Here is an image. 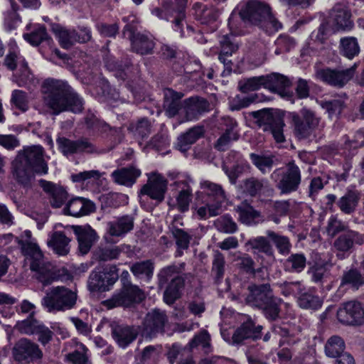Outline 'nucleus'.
<instances>
[{"label": "nucleus", "instance_id": "cd10ccee", "mask_svg": "<svg viewBox=\"0 0 364 364\" xmlns=\"http://www.w3.org/2000/svg\"><path fill=\"white\" fill-rule=\"evenodd\" d=\"M95 210V204L90 200L82 197H76L68 201L63 208L65 215L80 217L88 215Z\"/></svg>", "mask_w": 364, "mask_h": 364}, {"label": "nucleus", "instance_id": "bf43d9fd", "mask_svg": "<svg viewBox=\"0 0 364 364\" xmlns=\"http://www.w3.org/2000/svg\"><path fill=\"white\" fill-rule=\"evenodd\" d=\"M214 226L218 231L225 234H233L238 230L237 223L228 214L218 218L214 221Z\"/></svg>", "mask_w": 364, "mask_h": 364}, {"label": "nucleus", "instance_id": "bb28decb", "mask_svg": "<svg viewBox=\"0 0 364 364\" xmlns=\"http://www.w3.org/2000/svg\"><path fill=\"white\" fill-rule=\"evenodd\" d=\"M200 186L203 190L201 193L207 196L206 200L222 209L223 204L228 200L222 186L210 181H201Z\"/></svg>", "mask_w": 364, "mask_h": 364}, {"label": "nucleus", "instance_id": "b1692460", "mask_svg": "<svg viewBox=\"0 0 364 364\" xmlns=\"http://www.w3.org/2000/svg\"><path fill=\"white\" fill-rule=\"evenodd\" d=\"M70 230L75 234L79 250L82 255L87 254L90 250L98 238L96 232L90 225H73L67 229L68 231Z\"/></svg>", "mask_w": 364, "mask_h": 364}, {"label": "nucleus", "instance_id": "f257e3e1", "mask_svg": "<svg viewBox=\"0 0 364 364\" xmlns=\"http://www.w3.org/2000/svg\"><path fill=\"white\" fill-rule=\"evenodd\" d=\"M43 102L53 114L70 111L80 112L83 108V100L65 81L47 79L43 86Z\"/></svg>", "mask_w": 364, "mask_h": 364}, {"label": "nucleus", "instance_id": "0e129e2a", "mask_svg": "<svg viewBox=\"0 0 364 364\" xmlns=\"http://www.w3.org/2000/svg\"><path fill=\"white\" fill-rule=\"evenodd\" d=\"M252 249L257 250L259 252L265 254L267 256H273L274 250L270 244V242L267 237L263 236H258L250 239L247 242Z\"/></svg>", "mask_w": 364, "mask_h": 364}, {"label": "nucleus", "instance_id": "774afa93", "mask_svg": "<svg viewBox=\"0 0 364 364\" xmlns=\"http://www.w3.org/2000/svg\"><path fill=\"white\" fill-rule=\"evenodd\" d=\"M24 39L33 46H38L41 42L50 40L46 28L38 26L30 33L23 35Z\"/></svg>", "mask_w": 364, "mask_h": 364}, {"label": "nucleus", "instance_id": "c85d7f7f", "mask_svg": "<svg viewBox=\"0 0 364 364\" xmlns=\"http://www.w3.org/2000/svg\"><path fill=\"white\" fill-rule=\"evenodd\" d=\"M43 191L48 195L50 203L53 208H60L68 199V193L62 186L52 182L41 180Z\"/></svg>", "mask_w": 364, "mask_h": 364}, {"label": "nucleus", "instance_id": "864d4df0", "mask_svg": "<svg viewBox=\"0 0 364 364\" xmlns=\"http://www.w3.org/2000/svg\"><path fill=\"white\" fill-rule=\"evenodd\" d=\"M262 87H267V76L260 75L249 78H244L239 81L238 88L243 93H247L260 89Z\"/></svg>", "mask_w": 364, "mask_h": 364}, {"label": "nucleus", "instance_id": "c9c22d12", "mask_svg": "<svg viewBox=\"0 0 364 364\" xmlns=\"http://www.w3.org/2000/svg\"><path fill=\"white\" fill-rule=\"evenodd\" d=\"M70 242L66 232L55 231L50 235L47 243L56 254L64 256L70 251Z\"/></svg>", "mask_w": 364, "mask_h": 364}, {"label": "nucleus", "instance_id": "ddd939ff", "mask_svg": "<svg viewBox=\"0 0 364 364\" xmlns=\"http://www.w3.org/2000/svg\"><path fill=\"white\" fill-rule=\"evenodd\" d=\"M355 65L346 69L323 68L316 70V77L323 82L341 88L344 87L354 76Z\"/></svg>", "mask_w": 364, "mask_h": 364}, {"label": "nucleus", "instance_id": "39448f33", "mask_svg": "<svg viewBox=\"0 0 364 364\" xmlns=\"http://www.w3.org/2000/svg\"><path fill=\"white\" fill-rule=\"evenodd\" d=\"M77 294L64 287H53L46 291L41 299L42 306L49 313L65 311L75 307Z\"/></svg>", "mask_w": 364, "mask_h": 364}, {"label": "nucleus", "instance_id": "72a5a7b5", "mask_svg": "<svg viewBox=\"0 0 364 364\" xmlns=\"http://www.w3.org/2000/svg\"><path fill=\"white\" fill-rule=\"evenodd\" d=\"M167 320L164 312L154 310L146 315L144 321V329L150 336L162 333Z\"/></svg>", "mask_w": 364, "mask_h": 364}, {"label": "nucleus", "instance_id": "49530a36", "mask_svg": "<svg viewBox=\"0 0 364 364\" xmlns=\"http://www.w3.org/2000/svg\"><path fill=\"white\" fill-rule=\"evenodd\" d=\"M236 210L239 214L240 220L247 225H255L260 221V213L247 204L237 206Z\"/></svg>", "mask_w": 364, "mask_h": 364}, {"label": "nucleus", "instance_id": "a211bd4d", "mask_svg": "<svg viewBox=\"0 0 364 364\" xmlns=\"http://www.w3.org/2000/svg\"><path fill=\"white\" fill-rule=\"evenodd\" d=\"M262 329V326H256L255 321L247 316V320L235 331L232 336V344H247L250 341L259 339Z\"/></svg>", "mask_w": 364, "mask_h": 364}, {"label": "nucleus", "instance_id": "5fc2aeb1", "mask_svg": "<svg viewBox=\"0 0 364 364\" xmlns=\"http://www.w3.org/2000/svg\"><path fill=\"white\" fill-rule=\"evenodd\" d=\"M128 130L136 138L144 139L151 134V124L146 118H141L136 122H132Z\"/></svg>", "mask_w": 364, "mask_h": 364}, {"label": "nucleus", "instance_id": "603ef678", "mask_svg": "<svg viewBox=\"0 0 364 364\" xmlns=\"http://www.w3.org/2000/svg\"><path fill=\"white\" fill-rule=\"evenodd\" d=\"M266 235L273 242L280 255L286 256L290 253L292 245L288 237L269 230L266 231Z\"/></svg>", "mask_w": 364, "mask_h": 364}, {"label": "nucleus", "instance_id": "6e6d98bb", "mask_svg": "<svg viewBox=\"0 0 364 364\" xmlns=\"http://www.w3.org/2000/svg\"><path fill=\"white\" fill-rule=\"evenodd\" d=\"M306 257L303 253L291 254L284 263V269L289 272H301L306 267Z\"/></svg>", "mask_w": 364, "mask_h": 364}, {"label": "nucleus", "instance_id": "3c124183", "mask_svg": "<svg viewBox=\"0 0 364 364\" xmlns=\"http://www.w3.org/2000/svg\"><path fill=\"white\" fill-rule=\"evenodd\" d=\"M299 306L305 309L317 310L322 306L323 301L320 297L311 290L303 291L297 298Z\"/></svg>", "mask_w": 364, "mask_h": 364}, {"label": "nucleus", "instance_id": "052dcab7", "mask_svg": "<svg viewBox=\"0 0 364 364\" xmlns=\"http://www.w3.org/2000/svg\"><path fill=\"white\" fill-rule=\"evenodd\" d=\"M345 349L343 340L337 336H331L325 345V353L328 357L336 358L342 354Z\"/></svg>", "mask_w": 364, "mask_h": 364}, {"label": "nucleus", "instance_id": "680f3d73", "mask_svg": "<svg viewBox=\"0 0 364 364\" xmlns=\"http://www.w3.org/2000/svg\"><path fill=\"white\" fill-rule=\"evenodd\" d=\"M225 263L224 255L218 250L214 251L211 271L217 282H220L224 277Z\"/></svg>", "mask_w": 364, "mask_h": 364}, {"label": "nucleus", "instance_id": "13d9d810", "mask_svg": "<svg viewBox=\"0 0 364 364\" xmlns=\"http://www.w3.org/2000/svg\"><path fill=\"white\" fill-rule=\"evenodd\" d=\"M252 164L260 171L262 174L269 173L272 168L274 156L272 155H259L255 153L250 154Z\"/></svg>", "mask_w": 364, "mask_h": 364}, {"label": "nucleus", "instance_id": "f03ea898", "mask_svg": "<svg viewBox=\"0 0 364 364\" xmlns=\"http://www.w3.org/2000/svg\"><path fill=\"white\" fill-rule=\"evenodd\" d=\"M245 302L250 306L260 310L269 321L279 318L282 300L275 296L269 284H252L247 288Z\"/></svg>", "mask_w": 364, "mask_h": 364}, {"label": "nucleus", "instance_id": "338daca9", "mask_svg": "<svg viewBox=\"0 0 364 364\" xmlns=\"http://www.w3.org/2000/svg\"><path fill=\"white\" fill-rule=\"evenodd\" d=\"M347 284L355 289H358L360 286L364 284V277L357 269H350L344 272L341 280V285Z\"/></svg>", "mask_w": 364, "mask_h": 364}, {"label": "nucleus", "instance_id": "473e14b6", "mask_svg": "<svg viewBox=\"0 0 364 364\" xmlns=\"http://www.w3.org/2000/svg\"><path fill=\"white\" fill-rule=\"evenodd\" d=\"M183 95L172 89H166L164 91V107L166 114L169 117H174L181 110L183 114V102L181 98Z\"/></svg>", "mask_w": 364, "mask_h": 364}, {"label": "nucleus", "instance_id": "a878e982", "mask_svg": "<svg viewBox=\"0 0 364 364\" xmlns=\"http://www.w3.org/2000/svg\"><path fill=\"white\" fill-rule=\"evenodd\" d=\"M208 109V102L202 97H191L183 101V114L186 121L198 119Z\"/></svg>", "mask_w": 364, "mask_h": 364}, {"label": "nucleus", "instance_id": "20e7f679", "mask_svg": "<svg viewBox=\"0 0 364 364\" xmlns=\"http://www.w3.org/2000/svg\"><path fill=\"white\" fill-rule=\"evenodd\" d=\"M240 18L258 26L268 34H272L282 28V23L272 13L270 6L266 3L251 1L239 13Z\"/></svg>", "mask_w": 364, "mask_h": 364}, {"label": "nucleus", "instance_id": "4d7b16f0", "mask_svg": "<svg viewBox=\"0 0 364 364\" xmlns=\"http://www.w3.org/2000/svg\"><path fill=\"white\" fill-rule=\"evenodd\" d=\"M193 8L196 11V15L201 23H210L216 21L218 17V11L213 7H208L200 3H196Z\"/></svg>", "mask_w": 364, "mask_h": 364}, {"label": "nucleus", "instance_id": "e2e57ef3", "mask_svg": "<svg viewBox=\"0 0 364 364\" xmlns=\"http://www.w3.org/2000/svg\"><path fill=\"white\" fill-rule=\"evenodd\" d=\"M279 289L280 293L284 296H298L301 294V291L305 290V287L301 282H284L277 284Z\"/></svg>", "mask_w": 364, "mask_h": 364}, {"label": "nucleus", "instance_id": "4c0bfd02", "mask_svg": "<svg viewBox=\"0 0 364 364\" xmlns=\"http://www.w3.org/2000/svg\"><path fill=\"white\" fill-rule=\"evenodd\" d=\"M185 286L184 277H177L166 285L164 292V301L168 305L173 304L182 295Z\"/></svg>", "mask_w": 364, "mask_h": 364}, {"label": "nucleus", "instance_id": "6ab92c4d", "mask_svg": "<svg viewBox=\"0 0 364 364\" xmlns=\"http://www.w3.org/2000/svg\"><path fill=\"white\" fill-rule=\"evenodd\" d=\"M56 144L59 151L65 156L82 152L93 153L96 151L95 146L85 138L74 141L65 136H58Z\"/></svg>", "mask_w": 364, "mask_h": 364}, {"label": "nucleus", "instance_id": "58836bf2", "mask_svg": "<svg viewBox=\"0 0 364 364\" xmlns=\"http://www.w3.org/2000/svg\"><path fill=\"white\" fill-rule=\"evenodd\" d=\"M154 264L151 259L136 262L130 265L133 275L141 280L149 282L154 274Z\"/></svg>", "mask_w": 364, "mask_h": 364}, {"label": "nucleus", "instance_id": "4468645a", "mask_svg": "<svg viewBox=\"0 0 364 364\" xmlns=\"http://www.w3.org/2000/svg\"><path fill=\"white\" fill-rule=\"evenodd\" d=\"M259 126H263L264 131L269 130L277 143H282L285 141L284 127L285 124L283 119L278 114H275L269 110H263L255 114Z\"/></svg>", "mask_w": 364, "mask_h": 364}, {"label": "nucleus", "instance_id": "de8ad7c7", "mask_svg": "<svg viewBox=\"0 0 364 364\" xmlns=\"http://www.w3.org/2000/svg\"><path fill=\"white\" fill-rule=\"evenodd\" d=\"M52 31L58 37L60 46L64 48H69L77 42V33L75 30L70 31L58 24H54L52 26Z\"/></svg>", "mask_w": 364, "mask_h": 364}, {"label": "nucleus", "instance_id": "423d86ee", "mask_svg": "<svg viewBox=\"0 0 364 364\" xmlns=\"http://www.w3.org/2000/svg\"><path fill=\"white\" fill-rule=\"evenodd\" d=\"M275 187L282 195L290 194L296 191L301 182L300 168L294 161L287 164L286 168L275 169L270 176Z\"/></svg>", "mask_w": 364, "mask_h": 364}, {"label": "nucleus", "instance_id": "9d476101", "mask_svg": "<svg viewBox=\"0 0 364 364\" xmlns=\"http://www.w3.org/2000/svg\"><path fill=\"white\" fill-rule=\"evenodd\" d=\"M185 9L186 1L176 0V4L171 2H166L163 4L162 9L155 8L152 10L151 13L160 19L170 21L171 18H173L172 21L173 29L179 32L181 36H183V21L186 18Z\"/></svg>", "mask_w": 364, "mask_h": 364}, {"label": "nucleus", "instance_id": "7c9ffc66", "mask_svg": "<svg viewBox=\"0 0 364 364\" xmlns=\"http://www.w3.org/2000/svg\"><path fill=\"white\" fill-rule=\"evenodd\" d=\"M111 328L114 340L122 348L129 346L138 335L137 331L129 326L112 323Z\"/></svg>", "mask_w": 364, "mask_h": 364}, {"label": "nucleus", "instance_id": "ea45409f", "mask_svg": "<svg viewBox=\"0 0 364 364\" xmlns=\"http://www.w3.org/2000/svg\"><path fill=\"white\" fill-rule=\"evenodd\" d=\"M173 237L176 242V257H181L183 251L189 247L190 242L193 238V233L178 228H173L171 230Z\"/></svg>", "mask_w": 364, "mask_h": 364}, {"label": "nucleus", "instance_id": "8fccbe9b", "mask_svg": "<svg viewBox=\"0 0 364 364\" xmlns=\"http://www.w3.org/2000/svg\"><path fill=\"white\" fill-rule=\"evenodd\" d=\"M123 250V245L100 246L95 250L94 255L97 259L107 262L118 259Z\"/></svg>", "mask_w": 364, "mask_h": 364}, {"label": "nucleus", "instance_id": "e433bc0d", "mask_svg": "<svg viewBox=\"0 0 364 364\" xmlns=\"http://www.w3.org/2000/svg\"><path fill=\"white\" fill-rule=\"evenodd\" d=\"M360 199V193L358 190L354 188H348L338 200L337 205L345 214H351L355 210Z\"/></svg>", "mask_w": 364, "mask_h": 364}, {"label": "nucleus", "instance_id": "412c9836", "mask_svg": "<svg viewBox=\"0 0 364 364\" xmlns=\"http://www.w3.org/2000/svg\"><path fill=\"white\" fill-rule=\"evenodd\" d=\"M167 190V181L161 175L152 173L149 176V179L141 190V193L149 196L151 199L157 202H161L164 199Z\"/></svg>", "mask_w": 364, "mask_h": 364}, {"label": "nucleus", "instance_id": "aec40b11", "mask_svg": "<svg viewBox=\"0 0 364 364\" xmlns=\"http://www.w3.org/2000/svg\"><path fill=\"white\" fill-rule=\"evenodd\" d=\"M18 158L39 174L48 172V166L43 159V149L41 146H32L25 149L23 153H19Z\"/></svg>", "mask_w": 364, "mask_h": 364}, {"label": "nucleus", "instance_id": "c756f323", "mask_svg": "<svg viewBox=\"0 0 364 364\" xmlns=\"http://www.w3.org/2000/svg\"><path fill=\"white\" fill-rule=\"evenodd\" d=\"M141 173V171L136 167L129 166L114 171L111 173V178L118 185L132 187Z\"/></svg>", "mask_w": 364, "mask_h": 364}, {"label": "nucleus", "instance_id": "2f4dec72", "mask_svg": "<svg viewBox=\"0 0 364 364\" xmlns=\"http://www.w3.org/2000/svg\"><path fill=\"white\" fill-rule=\"evenodd\" d=\"M134 218L125 215L107 223V232L114 237H124L134 228Z\"/></svg>", "mask_w": 364, "mask_h": 364}, {"label": "nucleus", "instance_id": "f3484780", "mask_svg": "<svg viewBox=\"0 0 364 364\" xmlns=\"http://www.w3.org/2000/svg\"><path fill=\"white\" fill-rule=\"evenodd\" d=\"M337 318L346 325H362L364 323V306L356 301L343 303L337 311Z\"/></svg>", "mask_w": 364, "mask_h": 364}, {"label": "nucleus", "instance_id": "f8f14e48", "mask_svg": "<svg viewBox=\"0 0 364 364\" xmlns=\"http://www.w3.org/2000/svg\"><path fill=\"white\" fill-rule=\"evenodd\" d=\"M119 278L118 269L115 265H109L102 271H92L89 276L87 287L90 291H106L114 285Z\"/></svg>", "mask_w": 364, "mask_h": 364}, {"label": "nucleus", "instance_id": "2eb2a0df", "mask_svg": "<svg viewBox=\"0 0 364 364\" xmlns=\"http://www.w3.org/2000/svg\"><path fill=\"white\" fill-rule=\"evenodd\" d=\"M145 298L144 292L136 285L129 284L113 294L109 303L111 307H129L140 303Z\"/></svg>", "mask_w": 364, "mask_h": 364}, {"label": "nucleus", "instance_id": "c03bdc74", "mask_svg": "<svg viewBox=\"0 0 364 364\" xmlns=\"http://www.w3.org/2000/svg\"><path fill=\"white\" fill-rule=\"evenodd\" d=\"M340 53L348 59H353L360 53L358 39L353 36L341 38L339 43Z\"/></svg>", "mask_w": 364, "mask_h": 364}, {"label": "nucleus", "instance_id": "dca6fc26", "mask_svg": "<svg viewBox=\"0 0 364 364\" xmlns=\"http://www.w3.org/2000/svg\"><path fill=\"white\" fill-rule=\"evenodd\" d=\"M236 18L237 17L233 14H232L228 19V26L231 32V35H224L220 40L221 50L219 54L218 59L225 68L223 73L225 72V70H227L228 73H230L232 70V63L230 60L228 59V58L231 56L232 54L238 48L237 45L235 43L232 39L233 35L240 33V32L237 31V26L235 24Z\"/></svg>", "mask_w": 364, "mask_h": 364}, {"label": "nucleus", "instance_id": "69168bd1", "mask_svg": "<svg viewBox=\"0 0 364 364\" xmlns=\"http://www.w3.org/2000/svg\"><path fill=\"white\" fill-rule=\"evenodd\" d=\"M5 65L10 70H14L18 65L20 67L21 76L23 78L28 77L30 71L28 70L27 63L23 59L18 57L15 53H10L8 54L5 59Z\"/></svg>", "mask_w": 364, "mask_h": 364}, {"label": "nucleus", "instance_id": "f704fd0d", "mask_svg": "<svg viewBox=\"0 0 364 364\" xmlns=\"http://www.w3.org/2000/svg\"><path fill=\"white\" fill-rule=\"evenodd\" d=\"M186 263L171 264L161 268L158 274V285L159 288H163L171 281L177 277H183L181 274L185 270Z\"/></svg>", "mask_w": 364, "mask_h": 364}, {"label": "nucleus", "instance_id": "393cba45", "mask_svg": "<svg viewBox=\"0 0 364 364\" xmlns=\"http://www.w3.org/2000/svg\"><path fill=\"white\" fill-rule=\"evenodd\" d=\"M364 239L362 235L353 230L347 231L338 236L334 241L333 247L338 251L337 257H345V253L349 252L354 245H362Z\"/></svg>", "mask_w": 364, "mask_h": 364}, {"label": "nucleus", "instance_id": "6e6552de", "mask_svg": "<svg viewBox=\"0 0 364 364\" xmlns=\"http://www.w3.org/2000/svg\"><path fill=\"white\" fill-rule=\"evenodd\" d=\"M168 177L173 181L171 186L174 187V190L177 192L176 196L177 209L181 213L188 211L192 200L193 190L191 184L193 183V180L188 173L178 171L168 172Z\"/></svg>", "mask_w": 364, "mask_h": 364}, {"label": "nucleus", "instance_id": "79ce46f5", "mask_svg": "<svg viewBox=\"0 0 364 364\" xmlns=\"http://www.w3.org/2000/svg\"><path fill=\"white\" fill-rule=\"evenodd\" d=\"M108 70L114 72L116 77L124 80L126 78L131 77L134 71H137V68H134L129 61L124 63H118L110 60L106 63Z\"/></svg>", "mask_w": 364, "mask_h": 364}, {"label": "nucleus", "instance_id": "5701e85b", "mask_svg": "<svg viewBox=\"0 0 364 364\" xmlns=\"http://www.w3.org/2000/svg\"><path fill=\"white\" fill-rule=\"evenodd\" d=\"M330 23L336 31H350L354 28L350 11L341 6L332 9Z\"/></svg>", "mask_w": 364, "mask_h": 364}, {"label": "nucleus", "instance_id": "0eeeda50", "mask_svg": "<svg viewBox=\"0 0 364 364\" xmlns=\"http://www.w3.org/2000/svg\"><path fill=\"white\" fill-rule=\"evenodd\" d=\"M291 123L294 132L299 139H306L313 132L323 127L321 117L313 110L302 108L299 114L291 113Z\"/></svg>", "mask_w": 364, "mask_h": 364}, {"label": "nucleus", "instance_id": "7ed1b4c3", "mask_svg": "<svg viewBox=\"0 0 364 364\" xmlns=\"http://www.w3.org/2000/svg\"><path fill=\"white\" fill-rule=\"evenodd\" d=\"M18 244L21 246V252L26 257V260L30 263V269L35 272L36 279L43 286L50 284L57 277L53 271V266L46 261L39 247L31 241H23L16 238Z\"/></svg>", "mask_w": 364, "mask_h": 364}, {"label": "nucleus", "instance_id": "1a4fd4ad", "mask_svg": "<svg viewBox=\"0 0 364 364\" xmlns=\"http://www.w3.org/2000/svg\"><path fill=\"white\" fill-rule=\"evenodd\" d=\"M123 21L127 23L123 29V36L132 41V46L134 51L141 55H146L151 52L154 47V42L151 37L142 34H135V25L136 18L135 16L130 15L122 18Z\"/></svg>", "mask_w": 364, "mask_h": 364}, {"label": "nucleus", "instance_id": "09e8293b", "mask_svg": "<svg viewBox=\"0 0 364 364\" xmlns=\"http://www.w3.org/2000/svg\"><path fill=\"white\" fill-rule=\"evenodd\" d=\"M202 127H194L178 138V146L180 150L185 151L203 134Z\"/></svg>", "mask_w": 364, "mask_h": 364}, {"label": "nucleus", "instance_id": "a19ab883", "mask_svg": "<svg viewBox=\"0 0 364 364\" xmlns=\"http://www.w3.org/2000/svg\"><path fill=\"white\" fill-rule=\"evenodd\" d=\"M18 4L15 0H9V6L4 12V24L7 31L16 29L21 22V18L18 14Z\"/></svg>", "mask_w": 364, "mask_h": 364}, {"label": "nucleus", "instance_id": "9b49d317", "mask_svg": "<svg viewBox=\"0 0 364 364\" xmlns=\"http://www.w3.org/2000/svg\"><path fill=\"white\" fill-rule=\"evenodd\" d=\"M12 354L16 362L21 364L40 363L43 353L39 346L28 338H21L14 345Z\"/></svg>", "mask_w": 364, "mask_h": 364}, {"label": "nucleus", "instance_id": "4be33fe9", "mask_svg": "<svg viewBox=\"0 0 364 364\" xmlns=\"http://www.w3.org/2000/svg\"><path fill=\"white\" fill-rule=\"evenodd\" d=\"M239 157V153L231 151L222 165L223 171L228 176L232 184H235L237 178L250 168L247 163L238 161Z\"/></svg>", "mask_w": 364, "mask_h": 364}, {"label": "nucleus", "instance_id": "37998d69", "mask_svg": "<svg viewBox=\"0 0 364 364\" xmlns=\"http://www.w3.org/2000/svg\"><path fill=\"white\" fill-rule=\"evenodd\" d=\"M266 76V88L270 90L273 92H279L283 97L287 95V92H286L284 89L290 85V82L287 77L278 73H273Z\"/></svg>", "mask_w": 364, "mask_h": 364}, {"label": "nucleus", "instance_id": "a18cd8bd", "mask_svg": "<svg viewBox=\"0 0 364 364\" xmlns=\"http://www.w3.org/2000/svg\"><path fill=\"white\" fill-rule=\"evenodd\" d=\"M33 169L18 157L14 162V175L18 183L27 186L33 177Z\"/></svg>", "mask_w": 364, "mask_h": 364}]
</instances>
